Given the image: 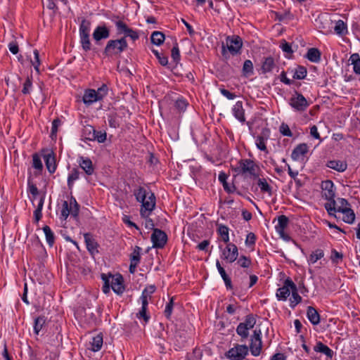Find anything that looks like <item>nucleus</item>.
I'll list each match as a JSON object with an SVG mask.
<instances>
[{
    "mask_svg": "<svg viewBox=\"0 0 360 360\" xmlns=\"http://www.w3.org/2000/svg\"><path fill=\"white\" fill-rule=\"evenodd\" d=\"M101 277L103 281L102 290L105 294H108L110 292V288L115 293L119 295H121L125 290L124 278L120 274L115 275H112L110 273L108 274H101Z\"/></svg>",
    "mask_w": 360,
    "mask_h": 360,
    "instance_id": "f257e3e1",
    "label": "nucleus"
},
{
    "mask_svg": "<svg viewBox=\"0 0 360 360\" xmlns=\"http://www.w3.org/2000/svg\"><path fill=\"white\" fill-rule=\"evenodd\" d=\"M127 49L128 43L124 37L110 39L106 43L103 51V55L108 58L120 57L121 54Z\"/></svg>",
    "mask_w": 360,
    "mask_h": 360,
    "instance_id": "f03ea898",
    "label": "nucleus"
},
{
    "mask_svg": "<svg viewBox=\"0 0 360 360\" xmlns=\"http://www.w3.org/2000/svg\"><path fill=\"white\" fill-rule=\"evenodd\" d=\"M243 46V41L240 37L238 35L228 36L226 38V44L224 43L221 46V55L225 59L229 58V53L232 56L240 53Z\"/></svg>",
    "mask_w": 360,
    "mask_h": 360,
    "instance_id": "7ed1b4c3",
    "label": "nucleus"
},
{
    "mask_svg": "<svg viewBox=\"0 0 360 360\" xmlns=\"http://www.w3.org/2000/svg\"><path fill=\"white\" fill-rule=\"evenodd\" d=\"M237 174L249 175L253 179L259 176L257 171L259 170V166L251 159H240L237 166L233 169Z\"/></svg>",
    "mask_w": 360,
    "mask_h": 360,
    "instance_id": "20e7f679",
    "label": "nucleus"
},
{
    "mask_svg": "<svg viewBox=\"0 0 360 360\" xmlns=\"http://www.w3.org/2000/svg\"><path fill=\"white\" fill-rule=\"evenodd\" d=\"M117 20L112 19L116 27V33L117 35H123L122 37H124L127 39L129 37L133 41H135L139 39V33L137 30L130 28L123 20H120L119 16H114Z\"/></svg>",
    "mask_w": 360,
    "mask_h": 360,
    "instance_id": "39448f33",
    "label": "nucleus"
},
{
    "mask_svg": "<svg viewBox=\"0 0 360 360\" xmlns=\"http://www.w3.org/2000/svg\"><path fill=\"white\" fill-rule=\"evenodd\" d=\"M255 324L256 319L252 314L247 315L244 322L238 324L236 328V333L239 336H240L242 341L248 338L249 330L253 328Z\"/></svg>",
    "mask_w": 360,
    "mask_h": 360,
    "instance_id": "423d86ee",
    "label": "nucleus"
},
{
    "mask_svg": "<svg viewBox=\"0 0 360 360\" xmlns=\"http://www.w3.org/2000/svg\"><path fill=\"white\" fill-rule=\"evenodd\" d=\"M289 105L297 112H304L309 106V103L305 97L296 90L290 98Z\"/></svg>",
    "mask_w": 360,
    "mask_h": 360,
    "instance_id": "0eeeda50",
    "label": "nucleus"
},
{
    "mask_svg": "<svg viewBox=\"0 0 360 360\" xmlns=\"http://www.w3.org/2000/svg\"><path fill=\"white\" fill-rule=\"evenodd\" d=\"M226 245L224 248H222V245H219V248L221 250V258L229 263H232L238 258V247L232 243H226Z\"/></svg>",
    "mask_w": 360,
    "mask_h": 360,
    "instance_id": "6e6552de",
    "label": "nucleus"
},
{
    "mask_svg": "<svg viewBox=\"0 0 360 360\" xmlns=\"http://www.w3.org/2000/svg\"><path fill=\"white\" fill-rule=\"evenodd\" d=\"M140 202L141 203L140 215L142 218H148L155 207L156 198L155 194L150 192L148 199L146 198Z\"/></svg>",
    "mask_w": 360,
    "mask_h": 360,
    "instance_id": "1a4fd4ad",
    "label": "nucleus"
},
{
    "mask_svg": "<svg viewBox=\"0 0 360 360\" xmlns=\"http://www.w3.org/2000/svg\"><path fill=\"white\" fill-rule=\"evenodd\" d=\"M250 340L249 349L253 356H257L260 354L262 348V331L259 328H256L253 331Z\"/></svg>",
    "mask_w": 360,
    "mask_h": 360,
    "instance_id": "9d476101",
    "label": "nucleus"
},
{
    "mask_svg": "<svg viewBox=\"0 0 360 360\" xmlns=\"http://www.w3.org/2000/svg\"><path fill=\"white\" fill-rule=\"evenodd\" d=\"M295 284L291 278H287L283 283V285L279 288L276 292V297L278 300L285 301L295 288Z\"/></svg>",
    "mask_w": 360,
    "mask_h": 360,
    "instance_id": "9b49d317",
    "label": "nucleus"
},
{
    "mask_svg": "<svg viewBox=\"0 0 360 360\" xmlns=\"http://www.w3.org/2000/svg\"><path fill=\"white\" fill-rule=\"evenodd\" d=\"M150 238L155 248H163L167 241L166 233L159 229H153Z\"/></svg>",
    "mask_w": 360,
    "mask_h": 360,
    "instance_id": "f8f14e48",
    "label": "nucleus"
},
{
    "mask_svg": "<svg viewBox=\"0 0 360 360\" xmlns=\"http://www.w3.org/2000/svg\"><path fill=\"white\" fill-rule=\"evenodd\" d=\"M248 352L249 347L247 345L236 344L226 353V356L228 359H245Z\"/></svg>",
    "mask_w": 360,
    "mask_h": 360,
    "instance_id": "ddd939ff",
    "label": "nucleus"
},
{
    "mask_svg": "<svg viewBox=\"0 0 360 360\" xmlns=\"http://www.w3.org/2000/svg\"><path fill=\"white\" fill-rule=\"evenodd\" d=\"M92 36L94 41L96 43H98V41L103 39H108L110 37V30L105 23H103L102 25H98L95 28Z\"/></svg>",
    "mask_w": 360,
    "mask_h": 360,
    "instance_id": "4468645a",
    "label": "nucleus"
},
{
    "mask_svg": "<svg viewBox=\"0 0 360 360\" xmlns=\"http://www.w3.org/2000/svg\"><path fill=\"white\" fill-rule=\"evenodd\" d=\"M84 242L86 247L91 255L94 256L98 253L99 244L95 240L93 235L91 233H85L84 234Z\"/></svg>",
    "mask_w": 360,
    "mask_h": 360,
    "instance_id": "2eb2a0df",
    "label": "nucleus"
},
{
    "mask_svg": "<svg viewBox=\"0 0 360 360\" xmlns=\"http://www.w3.org/2000/svg\"><path fill=\"white\" fill-rule=\"evenodd\" d=\"M321 188L323 191V196L326 200H333L335 196L334 184L331 180L323 181L321 184Z\"/></svg>",
    "mask_w": 360,
    "mask_h": 360,
    "instance_id": "dca6fc26",
    "label": "nucleus"
},
{
    "mask_svg": "<svg viewBox=\"0 0 360 360\" xmlns=\"http://www.w3.org/2000/svg\"><path fill=\"white\" fill-rule=\"evenodd\" d=\"M289 223V219L285 215H280L278 217V224L275 226L276 231L280 236L284 238H288V236L285 235V229L287 228Z\"/></svg>",
    "mask_w": 360,
    "mask_h": 360,
    "instance_id": "f3484780",
    "label": "nucleus"
},
{
    "mask_svg": "<svg viewBox=\"0 0 360 360\" xmlns=\"http://www.w3.org/2000/svg\"><path fill=\"white\" fill-rule=\"evenodd\" d=\"M314 350L316 352L325 354L326 356V360H332L334 355V352L329 347L321 341L316 342L315 346L314 347Z\"/></svg>",
    "mask_w": 360,
    "mask_h": 360,
    "instance_id": "a211bd4d",
    "label": "nucleus"
},
{
    "mask_svg": "<svg viewBox=\"0 0 360 360\" xmlns=\"http://www.w3.org/2000/svg\"><path fill=\"white\" fill-rule=\"evenodd\" d=\"M46 167L50 174H53L57 168L56 155L53 151L44 155Z\"/></svg>",
    "mask_w": 360,
    "mask_h": 360,
    "instance_id": "6ab92c4d",
    "label": "nucleus"
},
{
    "mask_svg": "<svg viewBox=\"0 0 360 360\" xmlns=\"http://www.w3.org/2000/svg\"><path fill=\"white\" fill-rule=\"evenodd\" d=\"M233 115L239 122L244 123L245 122V110L243 107V102L238 101L232 108Z\"/></svg>",
    "mask_w": 360,
    "mask_h": 360,
    "instance_id": "aec40b11",
    "label": "nucleus"
},
{
    "mask_svg": "<svg viewBox=\"0 0 360 360\" xmlns=\"http://www.w3.org/2000/svg\"><path fill=\"white\" fill-rule=\"evenodd\" d=\"M216 266H217V269L220 276H221V278L224 282L226 289L227 290H233V286L232 284L231 279L229 276V275L226 274L224 268L221 265L219 260H217V262H216Z\"/></svg>",
    "mask_w": 360,
    "mask_h": 360,
    "instance_id": "412c9836",
    "label": "nucleus"
},
{
    "mask_svg": "<svg viewBox=\"0 0 360 360\" xmlns=\"http://www.w3.org/2000/svg\"><path fill=\"white\" fill-rule=\"evenodd\" d=\"M79 167L84 171L86 174L91 175L94 172L92 161L89 158L80 157L79 160Z\"/></svg>",
    "mask_w": 360,
    "mask_h": 360,
    "instance_id": "4be33fe9",
    "label": "nucleus"
},
{
    "mask_svg": "<svg viewBox=\"0 0 360 360\" xmlns=\"http://www.w3.org/2000/svg\"><path fill=\"white\" fill-rule=\"evenodd\" d=\"M308 152V146L306 143L298 144L292 150L291 158L294 160H298Z\"/></svg>",
    "mask_w": 360,
    "mask_h": 360,
    "instance_id": "5701e85b",
    "label": "nucleus"
},
{
    "mask_svg": "<svg viewBox=\"0 0 360 360\" xmlns=\"http://www.w3.org/2000/svg\"><path fill=\"white\" fill-rule=\"evenodd\" d=\"M82 101L84 104L90 105L94 102L99 101L96 91L92 89L85 90Z\"/></svg>",
    "mask_w": 360,
    "mask_h": 360,
    "instance_id": "b1692460",
    "label": "nucleus"
},
{
    "mask_svg": "<svg viewBox=\"0 0 360 360\" xmlns=\"http://www.w3.org/2000/svg\"><path fill=\"white\" fill-rule=\"evenodd\" d=\"M87 129L93 131L91 138H87L89 141H97L98 143H104L106 140V132L105 131H98L93 126L88 125Z\"/></svg>",
    "mask_w": 360,
    "mask_h": 360,
    "instance_id": "393cba45",
    "label": "nucleus"
},
{
    "mask_svg": "<svg viewBox=\"0 0 360 360\" xmlns=\"http://www.w3.org/2000/svg\"><path fill=\"white\" fill-rule=\"evenodd\" d=\"M227 179L228 175L225 172H221L219 173L218 179L222 184L224 191L228 193H233L236 191V188L233 184L230 185L226 181Z\"/></svg>",
    "mask_w": 360,
    "mask_h": 360,
    "instance_id": "a878e982",
    "label": "nucleus"
},
{
    "mask_svg": "<svg viewBox=\"0 0 360 360\" xmlns=\"http://www.w3.org/2000/svg\"><path fill=\"white\" fill-rule=\"evenodd\" d=\"M326 166L339 172H343L347 168V164L345 161L335 160L328 161Z\"/></svg>",
    "mask_w": 360,
    "mask_h": 360,
    "instance_id": "bb28decb",
    "label": "nucleus"
},
{
    "mask_svg": "<svg viewBox=\"0 0 360 360\" xmlns=\"http://www.w3.org/2000/svg\"><path fill=\"white\" fill-rule=\"evenodd\" d=\"M276 64L274 59L271 56L265 57L262 63L261 70L262 74H266L273 70Z\"/></svg>",
    "mask_w": 360,
    "mask_h": 360,
    "instance_id": "cd10ccee",
    "label": "nucleus"
},
{
    "mask_svg": "<svg viewBox=\"0 0 360 360\" xmlns=\"http://www.w3.org/2000/svg\"><path fill=\"white\" fill-rule=\"evenodd\" d=\"M307 316L313 325H318L320 323V315L317 310L311 306L307 307Z\"/></svg>",
    "mask_w": 360,
    "mask_h": 360,
    "instance_id": "c85d7f7f",
    "label": "nucleus"
},
{
    "mask_svg": "<svg viewBox=\"0 0 360 360\" xmlns=\"http://www.w3.org/2000/svg\"><path fill=\"white\" fill-rule=\"evenodd\" d=\"M321 53L317 48H310L308 49L305 58L312 63H319L321 60Z\"/></svg>",
    "mask_w": 360,
    "mask_h": 360,
    "instance_id": "c756f323",
    "label": "nucleus"
},
{
    "mask_svg": "<svg viewBox=\"0 0 360 360\" xmlns=\"http://www.w3.org/2000/svg\"><path fill=\"white\" fill-rule=\"evenodd\" d=\"M156 286L155 285H147L142 291L140 297L141 302L148 303V300L151 299V295L155 292Z\"/></svg>",
    "mask_w": 360,
    "mask_h": 360,
    "instance_id": "7c9ffc66",
    "label": "nucleus"
},
{
    "mask_svg": "<svg viewBox=\"0 0 360 360\" xmlns=\"http://www.w3.org/2000/svg\"><path fill=\"white\" fill-rule=\"evenodd\" d=\"M217 232L221 240L225 243H231L229 240V229L224 224H217Z\"/></svg>",
    "mask_w": 360,
    "mask_h": 360,
    "instance_id": "2f4dec72",
    "label": "nucleus"
},
{
    "mask_svg": "<svg viewBox=\"0 0 360 360\" xmlns=\"http://www.w3.org/2000/svg\"><path fill=\"white\" fill-rule=\"evenodd\" d=\"M103 334L101 333H98L97 335L92 338V341L90 342L91 348L90 349L94 352H98L101 350L103 346Z\"/></svg>",
    "mask_w": 360,
    "mask_h": 360,
    "instance_id": "473e14b6",
    "label": "nucleus"
},
{
    "mask_svg": "<svg viewBox=\"0 0 360 360\" xmlns=\"http://www.w3.org/2000/svg\"><path fill=\"white\" fill-rule=\"evenodd\" d=\"M257 179V185L261 192L267 193L269 196H271L273 194L272 187L269 184L266 179L265 178H259V176Z\"/></svg>",
    "mask_w": 360,
    "mask_h": 360,
    "instance_id": "72a5a7b5",
    "label": "nucleus"
},
{
    "mask_svg": "<svg viewBox=\"0 0 360 360\" xmlns=\"http://www.w3.org/2000/svg\"><path fill=\"white\" fill-rule=\"evenodd\" d=\"M45 195L40 197L37 208L34 211V222L37 224L42 217V209L44 203Z\"/></svg>",
    "mask_w": 360,
    "mask_h": 360,
    "instance_id": "f704fd0d",
    "label": "nucleus"
},
{
    "mask_svg": "<svg viewBox=\"0 0 360 360\" xmlns=\"http://www.w3.org/2000/svg\"><path fill=\"white\" fill-rule=\"evenodd\" d=\"M32 167L37 171L34 172V175L37 176L41 174L43 170V164L39 155L37 153L32 155Z\"/></svg>",
    "mask_w": 360,
    "mask_h": 360,
    "instance_id": "c9c22d12",
    "label": "nucleus"
},
{
    "mask_svg": "<svg viewBox=\"0 0 360 360\" xmlns=\"http://www.w3.org/2000/svg\"><path fill=\"white\" fill-rule=\"evenodd\" d=\"M165 39V34L160 31H154L150 36L151 43L157 46L162 44Z\"/></svg>",
    "mask_w": 360,
    "mask_h": 360,
    "instance_id": "e433bc0d",
    "label": "nucleus"
},
{
    "mask_svg": "<svg viewBox=\"0 0 360 360\" xmlns=\"http://www.w3.org/2000/svg\"><path fill=\"white\" fill-rule=\"evenodd\" d=\"M90 30L91 22L85 18H83L79 25V35H90Z\"/></svg>",
    "mask_w": 360,
    "mask_h": 360,
    "instance_id": "4c0bfd02",
    "label": "nucleus"
},
{
    "mask_svg": "<svg viewBox=\"0 0 360 360\" xmlns=\"http://www.w3.org/2000/svg\"><path fill=\"white\" fill-rule=\"evenodd\" d=\"M80 172L77 168H73L68 176V186L70 190H72L74 181L79 178Z\"/></svg>",
    "mask_w": 360,
    "mask_h": 360,
    "instance_id": "58836bf2",
    "label": "nucleus"
},
{
    "mask_svg": "<svg viewBox=\"0 0 360 360\" xmlns=\"http://www.w3.org/2000/svg\"><path fill=\"white\" fill-rule=\"evenodd\" d=\"M242 72L243 75L245 77H248L254 74L253 64L250 60H245L244 61Z\"/></svg>",
    "mask_w": 360,
    "mask_h": 360,
    "instance_id": "ea45409f",
    "label": "nucleus"
},
{
    "mask_svg": "<svg viewBox=\"0 0 360 360\" xmlns=\"http://www.w3.org/2000/svg\"><path fill=\"white\" fill-rule=\"evenodd\" d=\"M341 213L344 214L343 221L347 224H352L355 219V214L354 211L349 209H341Z\"/></svg>",
    "mask_w": 360,
    "mask_h": 360,
    "instance_id": "a19ab883",
    "label": "nucleus"
},
{
    "mask_svg": "<svg viewBox=\"0 0 360 360\" xmlns=\"http://www.w3.org/2000/svg\"><path fill=\"white\" fill-rule=\"evenodd\" d=\"M292 72H293V70ZM307 68L304 66L298 65L294 70L292 77L294 79H303L307 77Z\"/></svg>",
    "mask_w": 360,
    "mask_h": 360,
    "instance_id": "79ce46f5",
    "label": "nucleus"
},
{
    "mask_svg": "<svg viewBox=\"0 0 360 360\" xmlns=\"http://www.w3.org/2000/svg\"><path fill=\"white\" fill-rule=\"evenodd\" d=\"M43 231L44 232L46 240L49 245V247H52L55 243V236L51 228L46 225L43 227Z\"/></svg>",
    "mask_w": 360,
    "mask_h": 360,
    "instance_id": "37998d69",
    "label": "nucleus"
},
{
    "mask_svg": "<svg viewBox=\"0 0 360 360\" xmlns=\"http://www.w3.org/2000/svg\"><path fill=\"white\" fill-rule=\"evenodd\" d=\"M349 61H351V64L353 65L354 72L360 75V57L358 53H353L351 55L349 58Z\"/></svg>",
    "mask_w": 360,
    "mask_h": 360,
    "instance_id": "c03bdc74",
    "label": "nucleus"
},
{
    "mask_svg": "<svg viewBox=\"0 0 360 360\" xmlns=\"http://www.w3.org/2000/svg\"><path fill=\"white\" fill-rule=\"evenodd\" d=\"M46 323V317L44 316H39L34 319V333L38 335L40 330Z\"/></svg>",
    "mask_w": 360,
    "mask_h": 360,
    "instance_id": "a18cd8bd",
    "label": "nucleus"
},
{
    "mask_svg": "<svg viewBox=\"0 0 360 360\" xmlns=\"http://www.w3.org/2000/svg\"><path fill=\"white\" fill-rule=\"evenodd\" d=\"M148 192L143 186H139L137 189L134 191V195L137 202H142L147 198Z\"/></svg>",
    "mask_w": 360,
    "mask_h": 360,
    "instance_id": "49530a36",
    "label": "nucleus"
},
{
    "mask_svg": "<svg viewBox=\"0 0 360 360\" xmlns=\"http://www.w3.org/2000/svg\"><path fill=\"white\" fill-rule=\"evenodd\" d=\"M302 297L297 292V288L295 285V288L292 291V297L290 298V306L292 309H294L299 303L302 302Z\"/></svg>",
    "mask_w": 360,
    "mask_h": 360,
    "instance_id": "de8ad7c7",
    "label": "nucleus"
},
{
    "mask_svg": "<svg viewBox=\"0 0 360 360\" xmlns=\"http://www.w3.org/2000/svg\"><path fill=\"white\" fill-rule=\"evenodd\" d=\"M324 256L323 250L321 249H316L315 251L312 252L311 254L308 257V262L309 264H314L319 259H321Z\"/></svg>",
    "mask_w": 360,
    "mask_h": 360,
    "instance_id": "09e8293b",
    "label": "nucleus"
},
{
    "mask_svg": "<svg viewBox=\"0 0 360 360\" xmlns=\"http://www.w3.org/2000/svg\"><path fill=\"white\" fill-rule=\"evenodd\" d=\"M141 309L137 314L136 316L139 319H143V321L147 323L150 319V316L147 314L148 303L141 302Z\"/></svg>",
    "mask_w": 360,
    "mask_h": 360,
    "instance_id": "8fccbe9b",
    "label": "nucleus"
},
{
    "mask_svg": "<svg viewBox=\"0 0 360 360\" xmlns=\"http://www.w3.org/2000/svg\"><path fill=\"white\" fill-rule=\"evenodd\" d=\"M336 34L343 36L347 32V25L341 20H338L334 27Z\"/></svg>",
    "mask_w": 360,
    "mask_h": 360,
    "instance_id": "3c124183",
    "label": "nucleus"
},
{
    "mask_svg": "<svg viewBox=\"0 0 360 360\" xmlns=\"http://www.w3.org/2000/svg\"><path fill=\"white\" fill-rule=\"evenodd\" d=\"M90 35H79L80 43L83 50L86 52L91 49Z\"/></svg>",
    "mask_w": 360,
    "mask_h": 360,
    "instance_id": "603ef678",
    "label": "nucleus"
},
{
    "mask_svg": "<svg viewBox=\"0 0 360 360\" xmlns=\"http://www.w3.org/2000/svg\"><path fill=\"white\" fill-rule=\"evenodd\" d=\"M171 57L176 65H177L181 60L179 44L176 41H175L171 50Z\"/></svg>",
    "mask_w": 360,
    "mask_h": 360,
    "instance_id": "864d4df0",
    "label": "nucleus"
},
{
    "mask_svg": "<svg viewBox=\"0 0 360 360\" xmlns=\"http://www.w3.org/2000/svg\"><path fill=\"white\" fill-rule=\"evenodd\" d=\"M70 214V209L68 201L64 200L62 203V208L60 210V219L66 220Z\"/></svg>",
    "mask_w": 360,
    "mask_h": 360,
    "instance_id": "5fc2aeb1",
    "label": "nucleus"
},
{
    "mask_svg": "<svg viewBox=\"0 0 360 360\" xmlns=\"http://www.w3.org/2000/svg\"><path fill=\"white\" fill-rule=\"evenodd\" d=\"M268 139V136H264V135H259L256 138V146L257 148L262 151H266L267 150L266 146V141Z\"/></svg>",
    "mask_w": 360,
    "mask_h": 360,
    "instance_id": "6e6d98bb",
    "label": "nucleus"
},
{
    "mask_svg": "<svg viewBox=\"0 0 360 360\" xmlns=\"http://www.w3.org/2000/svg\"><path fill=\"white\" fill-rule=\"evenodd\" d=\"M141 250V248L136 245L130 255V262L140 263Z\"/></svg>",
    "mask_w": 360,
    "mask_h": 360,
    "instance_id": "4d7b16f0",
    "label": "nucleus"
},
{
    "mask_svg": "<svg viewBox=\"0 0 360 360\" xmlns=\"http://www.w3.org/2000/svg\"><path fill=\"white\" fill-rule=\"evenodd\" d=\"M32 89V77H27L22 86V93L24 95L30 94Z\"/></svg>",
    "mask_w": 360,
    "mask_h": 360,
    "instance_id": "13d9d810",
    "label": "nucleus"
},
{
    "mask_svg": "<svg viewBox=\"0 0 360 360\" xmlns=\"http://www.w3.org/2000/svg\"><path fill=\"white\" fill-rule=\"evenodd\" d=\"M174 298L172 297L169 299V301L166 304L164 314L167 319L170 320L174 308Z\"/></svg>",
    "mask_w": 360,
    "mask_h": 360,
    "instance_id": "bf43d9fd",
    "label": "nucleus"
},
{
    "mask_svg": "<svg viewBox=\"0 0 360 360\" xmlns=\"http://www.w3.org/2000/svg\"><path fill=\"white\" fill-rule=\"evenodd\" d=\"M27 186H28V192L32 194V195L34 197V198H36L37 195L39 194V190L35 184L32 182V179L31 176V174L28 176L27 179Z\"/></svg>",
    "mask_w": 360,
    "mask_h": 360,
    "instance_id": "052dcab7",
    "label": "nucleus"
},
{
    "mask_svg": "<svg viewBox=\"0 0 360 360\" xmlns=\"http://www.w3.org/2000/svg\"><path fill=\"white\" fill-rule=\"evenodd\" d=\"M61 124V120L59 118H56L52 122V127L51 131V139H55L57 137V132L58 127Z\"/></svg>",
    "mask_w": 360,
    "mask_h": 360,
    "instance_id": "680f3d73",
    "label": "nucleus"
},
{
    "mask_svg": "<svg viewBox=\"0 0 360 360\" xmlns=\"http://www.w3.org/2000/svg\"><path fill=\"white\" fill-rule=\"evenodd\" d=\"M152 52L156 56L157 59L158 60L159 63L161 65H162V66L167 65V64H168V58H167V56H166L164 54L160 53L158 51H157L155 49H153Z\"/></svg>",
    "mask_w": 360,
    "mask_h": 360,
    "instance_id": "e2e57ef3",
    "label": "nucleus"
},
{
    "mask_svg": "<svg viewBox=\"0 0 360 360\" xmlns=\"http://www.w3.org/2000/svg\"><path fill=\"white\" fill-rule=\"evenodd\" d=\"M188 105V101L183 97L179 98L175 102V108L179 111H185Z\"/></svg>",
    "mask_w": 360,
    "mask_h": 360,
    "instance_id": "0e129e2a",
    "label": "nucleus"
},
{
    "mask_svg": "<svg viewBox=\"0 0 360 360\" xmlns=\"http://www.w3.org/2000/svg\"><path fill=\"white\" fill-rule=\"evenodd\" d=\"M343 258V255L341 252H338L335 249L331 250L330 259L333 264H339Z\"/></svg>",
    "mask_w": 360,
    "mask_h": 360,
    "instance_id": "69168bd1",
    "label": "nucleus"
},
{
    "mask_svg": "<svg viewBox=\"0 0 360 360\" xmlns=\"http://www.w3.org/2000/svg\"><path fill=\"white\" fill-rule=\"evenodd\" d=\"M237 264L243 268H248L251 265L252 261L250 257L241 255L237 260Z\"/></svg>",
    "mask_w": 360,
    "mask_h": 360,
    "instance_id": "338daca9",
    "label": "nucleus"
},
{
    "mask_svg": "<svg viewBox=\"0 0 360 360\" xmlns=\"http://www.w3.org/2000/svg\"><path fill=\"white\" fill-rule=\"evenodd\" d=\"M279 132L284 136L292 137V133L289 127V126L285 123L282 122L279 127Z\"/></svg>",
    "mask_w": 360,
    "mask_h": 360,
    "instance_id": "774afa93",
    "label": "nucleus"
}]
</instances>
